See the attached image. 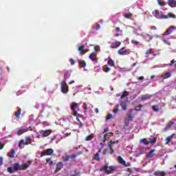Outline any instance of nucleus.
Returning a JSON list of instances; mask_svg holds the SVG:
<instances>
[{
	"label": "nucleus",
	"instance_id": "f257e3e1",
	"mask_svg": "<svg viewBox=\"0 0 176 176\" xmlns=\"http://www.w3.org/2000/svg\"><path fill=\"white\" fill-rule=\"evenodd\" d=\"M29 165L28 164H23L20 166L19 163H15L13 164L12 167H8L7 168L8 173H10V174H13V173H16L17 171H21L23 170H27L28 168Z\"/></svg>",
	"mask_w": 176,
	"mask_h": 176
},
{
	"label": "nucleus",
	"instance_id": "f03ea898",
	"mask_svg": "<svg viewBox=\"0 0 176 176\" xmlns=\"http://www.w3.org/2000/svg\"><path fill=\"white\" fill-rule=\"evenodd\" d=\"M108 163L105 164L103 167H101L100 168V171H104V174H112L113 173V170L116 168L115 166H108Z\"/></svg>",
	"mask_w": 176,
	"mask_h": 176
},
{
	"label": "nucleus",
	"instance_id": "7ed1b4c3",
	"mask_svg": "<svg viewBox=\"0 0 176 176\" xmlns=\"http://www.w3.org/2000/svg\"><path fill=\"white\" fill-rule=\"evenodd\" d=\"M117 53L120 56H128V54H130V50H126V47H122L117 51Z\"/></svg>",
	"mask_w": 176,
	"mask_h": 176
},
{
	"label": "nucleus",
	"instance_id": "20e7f679",
	"mask_svg": "<svg viewBox=\"0 0 176 176\" xmlns=\"http://www.w3.org/2000/svg\"><path fill=\"white\" fill-rule=\"evenodd\" d=\"M153 13L155 15V16L156 17V19H161L162 20H167V19H168L167 15H164L163 14H160V12H159V10H154L153 12Z\"/></svg>",
	"mask_w": 176,
	"mask_h": 176
},
{
	"label": "nucleus",
	"instance_id": "39448f33",
	"mask_svg": "<svg viewBox=\"0 0 176 176\" xmlns=\"http://www.w3.org/2000/svg\"><path fill=\"white\" fill-rule=\"evenodd\" d=\"M60 89L62 93H63L64 94H67V93H68V85H67V82L65 81L61 82Z\"/></svg>",
	"mask_w": 176,
	"mask_h": 176
},
{
	"label": "nucleus",
	"instance_id": "423d86ee",
	"mask_svg": "<svg viewBox=\"0 0 176 176\" xmlns=\"http://www.w3.org/2000/svg\"><path fill=\"white\" fill-rule=\"evenodd\" d=\"M78 108H79V104L76 102H72L71 109L74 112V116H78V111H76V109Z\"/></svg>",
	"mask_w": 176,
	"mask_h": 176
},
{
	"label": "nucleus",
	"instance_id": "0eeeda50",
	"mask_svg": "<svg viewBox=\"0 0 176 176\" xmlns=\"http://www.w3.org/2000/svg\"><path fill=\"white\" fill-rule=\"evenodd\" d=\"M136 35H140V36H144V39L147 42H151V40L153 38V36H152V35L149 34L142 33V34H136Z\"/></svg>",
	"mask_w": 176,
	"mask_h": 176
},
{
	"label": "nucleus",
	"instance_id": "6e6552de",
	"mask_svg": "<svg viewBox=\"0 0 176 176\" xmlns=\"http://www.w3.org/2000/svg\"><path fill=\"white\" fill-rule=\"evenodd\" d=\"M174 30H176V27L174 25H172L169 27L168 29H166V31L165 33H164V36L170 35L172 32H174Z\"/></svg>",
	"mask_w": 176,
	"mask_h": 176
},
{
	"label": "nucleus",
	"instance_id": "1a4fd4ad",
	"mask_svg": "<svg viewBox=\"0 0 176 176\" xmlns=\"http://www.w3.org/2000/svg\"><path fill=\"white\" fill-rule=\"evenodd\" d=\"M122 45V42L120 41H116L111 43L110 47L111 49H118L119 46Z\"/></svg>",
	"mask_w": 176,
	"mask_h": 176
},
{
	"label": "nucleus",
	"instance_id": "9d476101",
	"mask_svg": "<svg viewBox=\"0 0 176 176\" xmlns=\"http://www.w3.org/2000/svg\"><path fill=\"white\" fill-rule=\"evenodd\" d=\"M102 152V149L100 148L96 154H95L93 157L94 160H98L100 162V160H101V157H100V155L101 154V153Z\"/></svg>",
	"mask_w": 176,
	"mask_h": 176
},
{
	"label": "nucleus",
	"instance_id": "9b49d317",
	"mask_svg": "<svg viewBox=\"0 0 176 176\" xmlns=\"http://www.w3.org/2000/svg\"><path fill=\"white\" fill-rule=\"evenodd\" d=\"M63 162H58L56 164V169L54 170V173L56 174L58 173V171H60L63 168Z\"/></svg>",
	"mask_w": 176,
	"mask_h": 176
},
{
	"label": "nucleus",
	"instance_id": "f8f14e48",
	"mask_svg": "<svg viewBox=\"0 0 176 176\" xmlns=\"http://www.w3.org/2000/svg\"><path fill=\"white\" fill-rule=\"evenodd\" d=\"M89 58L94 61V63H98V58H97V54L92 53L89 55Z\"/></svg>",
	"mask_w": 176,
	"mask_h": 176
},
{
	"label": "nucleus",
	"instance_id": "ddd939ff",
	"mask_svg": "<svg viewBox=\"0 0 176 176\" xmlns=\"http://www.w3.org/2000/svg\"><path fill=\"white\" fill-rule=\"evenodd\" d=\"M107 63H108V65H109L110 67H116L115 60H113V59L111 58L110 56H108V58H107Z\"/></svg>",
	"mask_w": 176,
	"mask_h": 176
},
{
	"label": "nucleus",
	"instance_id": "4468645a",
	"mask_svg": "<svg viewBox=\"0 0 176 176\" xmlns=\"http://www.w3.org/2000/svg\"><path fill=\"white\" fill-rule=\"evenodd\" d=\"M151 97H152V95L144 94V95H142L140 98L142 101H146V100L151 99Z\"/></svg>",
	"mask_w": 176,
	"mask_h": 176
},
{
	"label": "nucleus",
	"instance_id": "2eb2a0df",
	"mask_svg": "<svg viewBox=\"0 0 176 176\" xmlns=\"http://www.w3.org/2000/svg\"><path fill=\"white\" fill-rule=\"evenodd\" d=\"M52 134V129H47L44 131H43V133H41L42 137H48V135H50Z\"/></svg>",
	"mask_w": 176,
	"mask_h": 176
},
{
	"label": "nucleus",
	"instance_id": "dca6fc26",
	"mask_svg": "<svg viewBox=\"0 0 176 176\" xmlns=\"http://www.w3.org/2000/svg\"><path fill=\"white\" fill-rule=\"evenodd\" d=\"M80 56H83L85 54V45H82L78 48Z\"/></svg>",
	"mask_w": 176,
	"mask_h": 176
},
{
	"label": "nucleus",
	"instance_id": "f3484780",
	"mask_svg": "<svg viewBox=\"0 0 176 176\" xmlns=\"http://www.w3.org/2000/svg\"><path fill=\"white\" fill-rule=\"evenodd\" d=\"M53 153H54V151L52 148H48L44 152V155H46L47 156H52Z\"/></svg>",
	"mask_w": 176,
	"mask_h": 176
},
{
	"label": "nucleus",
	"instance_id": "a211bd4d",
	"mask_svg": "<svg viewBox=\"0 0 176 176\" xmlns=\"http://www.w3.org/2000/svg\"><path fill=\"white\" fill-rule=\"evenodd\" d=\"M15 155H16V151H14V149H12L8 153V157H10V159H13V157H14Z\"/></svg>",
	"mask_w": 176,
	"mask_h": 176
},
{
	"label": "nucleus",
	"instance_id": "6ab92c4d",
	"mask_svg": "<svg viewBox=\"0 0 176 176\" xmlns=\"http://www.w3.org/2000/svg\"><path fill=\"white\" fill-rule=\"evenodd\" d=\"M118 162L119 163L122 164V166H124V167H127V165L126 164V161H124V160L123 159V157H122V156L118 157Z\"/></svg>",
	"mask_w": 176,
	"mask_h": 176
},
{
	"label": "nucleus",
	"instance_id": "aec40b11",
	"mask_svg": "<svg viewBox=\"0 0 176 176\" xmlns=\"http://www.w3.org/2000/svg\"><path fill=\"white\" fill-rule=\"evenodd\" d=\"M168 5L170 6V8H175L176 7V1L174 0H168Z\"/></svg>",
	"mask_w": 176,
	"mask_h": 176
},
{
	"label": "nucleus",
	"instance_id": "412c9836",
	"mask_svg": "<svg viewBox=\"0 0 176 176\" xmlns=\"http://www.w3.org/2000/svg\"><path fill=\"white\" fill-rule=\"evenodd\" d=\"M154 175H155V176H166V173L164 171L157 170L154 173Z\"/></svg>",
	"mask_w": 176,
	"mask_h": 176
},
{
	"label": "nucleus",
	"instance_id": "4be33fe9",
	"mask_svg": "<svg viewBox=\"0 0 176 176\" xmlns=\"http://www.w3.org/2000/svg\"><path fill=\"white\" fill-rule=\"evenodd\" d=\"M155 152H156L155 149H152L148 154L147 157H148V159H151V157H153V156H155Z\"/></svg>",
	"mask_w": 176,
	"mask_h": 176
},
{
	"label": "nucleus",
	"instance_id": "5701e85b",
	"mask_svg": "<svg viewBox=\"0 0 176 176\" xmlns=\"http://www.w3.org/2000/svg\"><path fill=\"white\" fill-rule=\"evenodd\" d=\"M28 131V129H22L17 131V135H21V134H24V133H27Z\"/></svg>",
	"mask_w": 176,
	"mask_h": 176
},
{
	"label": "nucleus",
	"instance_id": "b1692460",
	"mask_svg": "<svg viewBox=\"0 0 176 176\" xmlns=\"http://www.w3.org/2000/svg\"><path fill=\"white\" fill-rule=\"evenodd\" d=\"M18 111L15 112L14 115L17 119H20V116L21 115V109L20 107H18Z\"/></svg>",
	"mask_w": 176,
	"mask_h": 176
},
{
	"label": "nucleus",
	"instance_id": "393cba45",
	"mask_svg": "<svg viewBox=\"0 0 176 176\" xmlns=\"http://www.w3.org/2000/svg\"><path fill=\"white\" fill-rule=\"evenodd\" d=\"M78 61L82 68H85V67H86L87 65L86 61L80 59H79Z\"/></svg>",
	"mask_w": 176,
	"mask_h": 176
},
{
	"label": "nucleus",
	"instance_id": "a878e982",
	"mask_svg": "<svg viewBox=\"0 0 176 176\" xmlns=\"http://www.w3.org/2000/svg\"><path fill=\"white\" fill-rule=\"evenodd\" d=\"M120 107L123 111H126L127 109V104H126V101L122 102L120 103Z\"/></svg>",
	"mask_w": 176,
	"mask_h": 176
},
{
	"label": "nucleus",
	"instance_id": "bb28decb",
	"mask_svg": "<svg viewBox=\"0 0 176 176\" xmlns=\"http://www.w3.org/2000/svg\"><path fill=\"white\" fill-rule=\"evenodd\" d=\"M111 67H109V65H104L103 66V71L104 72H109L111 71Z\"/></svg>",
	"mask_w": 176,
	"mask_h": 176
},
{
	"label": "nucleus",
	"instance_id": "cd10ccee",
	"mask_svg": "<svg viewBox=\"0 0 176 176\" xmlns=\"http://www.w3.org/2000/svg\"><path fill=\"white\" fill-rule=\"evenodd\" d=\"M171 76V73L170 72H166L164 74L162 75V78L163 79H168Z\"/></svg>",
	"mask_w": 176,
	"mask_h": 176
},
{
	"label": "nucleus",
	"instance_id": "c85d7f7f",
	"mask_svg": "<svg viewBox=\"0 0 176 176\" xmlns=\"http://www.w3.org/2000/svg\"><path fill=\"white\" fill-rule=\"evenodd\" d=\"M71 76V74H69V72L67 71L65 72V74H64V80L65 82V80H67V79H69V77Z\"/></svg>",
	"mask_w": 176,
	"mask_h": 176
},
{
	"label": "nucleus",
	"instance_id": "c756f323",
	"mask_svg": "<svg viewBox=\"0 0 176 176\" xmlns=\"http://www.w3.org/2000/svg\"><path fill=\"white\" fill-rule=\"evenodd\" d=\"M31 144V139L29 137L25 138V145H30Z\"/></svg>",
	"mask_w": 176,
	"mask_h": 176
},
{
	"label": "nucleus",
	"instance_id": "7c9ffc66",
	"mask_svg": "<svg viewBox=\"0 0 176 176\" xmlns=\"http://www.w3.org/2000/svg\"><path fill=\"white\" fill-rule=\"evenodd\" d=\"M168 19H176L175 14H173V12H169L168 14Z\"/></svg>",
	"mask_w": 176,
	"mask_h": 176
},
{
	"label": "nucleus",
	"instance_id": "2f4dec72",
	"mask_svg": "<svg viewBox=\"0 0 176 176\" xmlns=\"http://www.w3.org/2000/svg\"><path fill=\"white\" fill-rule=\"evenodd\" d=\"M129 96V92L127 91H124L120 96V98H124V97H127Z\"/></svg>",
	"mask_w": 176,
	"mask_h": 176
},
{
	"label": "nucleus",
	"instance_id": "473e14b6",
	"mask_svg": "<svg viewBox=\"0 0 176 176\" xmlns=\"http://www.w3.org/2000/svg\"><path fill=\"white\" fill-rule=\"evenodd\" d=\"M124 17H125V19H131V17H133V14L126 13V14H124Z\"/></svg>",
	"mask_w": 176,
	"mask_h": 176
},
{
	"label": "nucleus",
	"instance_id": "72a5a7b5",
	"mask_svg": "<svg viewBox=\"0 0 176 176\" xmlns=\"http://www.w3.org/2000/svg\"><path fill=\"white\" fill-rule=\"evenodd\" d=\"M153 111H155V112H160V109L159 108L158 106H156V105H153L152 107Z\"/></svg>",
	"mask_w": 176,
	"mask_h": 176
},
{
	"label": "nucleus",
	"instance_id": "f704fd0d",
	"mask_svg": "<svg viewBox=\"0 0 176 176\" xmlns=\"http://www.w3.org/2000/svg\"><path fill=\"white\" fill-rule=\"evenodd\" d=\"M129 123H130V122H129V120H124V129H127V127H129Z\"/></svg>",
	"mask_w": 176,
	"mask_h": 176
},
{
	"label": "nucleus",
	"instance_id": "c9c22d12",
	"mask_svg": "<svg viewBox=\"0 0 176 176\" xmlns=\"http://www.w3.org/2000/svg\"><path fill=\"white\" fill-rule=\"evenodd\" d=\"M71 159L70 155H67L65 157H63L64 162H68Z\"/></svg>",
	"mask_w": 176,
	"mask_h": 176
},
{
	"label": "nucleus",
	"instance_id": "e433bc0d",
	"mask_svg": "<svg viewBox=\"0 0 176 176\" xmlns=\"http://www.w3.org/2000/svg\"><path fill=\"white\" fill-rule=\"evenodd\" d=\"M142 142L144 144V145H149V142L145 138L142 140Z\"/></svg>",
	"mask_w": 176,
	"mask_h": 176
},
{
	"label": "nucleus",
	"instance_id": "4c0bfd02",
	"mask_svg": "<svg viewBox=\"0 0 176 176\" xmlns=\"http://www.w3.org/2000/svg\"><path fill=\"white\" fill-rule=\"evenodd\" d=\"M131 43H132V45H139L140 44V42L139 41H135V40H131Z\"/></svg>",
	"mask_w": 176,
	"mask_h": 176
},
{
	"label": "nucleus",
	"instance_id": "58836bf2",
	"mask_svg": "<svg viewBox=\"0 0 176 176\" xmlns=\"http://www.w3.org/2000/svg\"><path fill=\"white\" fill-rule=\"evenodd\" d=\"M165 140H166L165 145L170 144V141H171V139H170V138L167 137Z\"/></svg>",
	"mask_w": 176,
	"mask_h": 176
},
{
	"label": "nucleus",
	"instance_id": "ea45409f",
	"mask_svg": "<svg viewBox=\"0 0 176 176\" xmlns=\"http://www.w3.org/2000/svg\"><path fill=\"white\" fill-rule=\"evenodd\" d=\"M78 156H79V155L74 154L73 155H70V159H72V160H74V159H76V157H78Z\"/></svg>",
	"mask_w": 176,
	"mask_h": 176
},
{
	"label": "nucleus",
	"instance_id": "a19ab883",
	"mask_svg": "<svg viewBox=\"0 0 176 176\" xmlns=\"http://www.w3.org/2000/svg\"><path fill=\"white\" fill-rule=\"evenodd\" d=\"M158 5H160V6H164V2L162 1V0H157Z\"/></svg>",
	"mask_w": 176,
	"mask_h": 176
},
{
	"label": "nucleus",
	"instance_id": "79ce46f5",
	"mask_svg": "<svg viewBox=\"0 0 176 176\" xmlns=\"http://www.w3.org/2000/svg\"><path fill=\"white\" fill-rule=\"evenodd\" d=\"M142 109V105L140 104L139 106L136 107L135 111H140Z\"/></svg>",
	"mask_w": 176,
	"mask_h": 176
},
{
	"label": "nucleus",
	"instance_id": "37998d69",
	"mask_svg": "<svg viewBox=\"0 0 176 176\" xmlns=\"http://www.w3.org/2000/svg\"><path fill=\"white\" fill-rule=\"evenodd\" d=\"M91 135H89L85 138V141H90L91 140Z\"/></svg>",
	"mask_w": 176,
	"mask_h": 176
},
{
	"label": "nucleus",
	"instance_id": "c03bdc74",
	"mask_svg": "<svg viewBox=\"0 0 176 176\" xmlns=\"http://www.w3.org/2000/svg\"><path fill=\"white\" fill-rule=\"evenodd\" d=\"M84 108L85 111H89V109H90V108L87 106V103H84Z\"/></svg>",
	"mask_w": 176,
	"mask_h": 176
},
{
	"label": "nucleus",
	"instance_id": "a18cd8bd",
	"mask_svg": "<svg viewBox=\"0 0 176 176\" xmlns=\"http://www.w3.org/2000/svg\"><path fill=\"white\" fill-rule=\"evenodd\" d=\"M151 144L154 145V144H156V139L153 138L152 140H150Z\"/></svg>",
	"mask_w": 176,
	"mask_h": 176
},
{
	"label": "nucleus",
	"instance_id": "49530a36",
	"mask_svg": "<svg viewBox=\"0 0 176 176\" xmlns=\"http://www.w3.org/2000/svg\"><path fill=\"white\" fill-rule=\"evenodd\" d=\"M69 62L72 64V65H75V60L74 59L70 58Z\"/></svg>",
	"mask_w": 176,
	"mask_h": 176
},
{
	"label": "nucleus",
	"instance_id": "de8ad7c7",
	"mask_svg": "<svg viewBox=\"0 0 176 176\" xmlns=\"http://www.w3.org/2000/svg\"><path fill=\"white\" fill-rule=\"evenodd\" d=\"M174 64H175V60H172L170 63L169 64L170 67H173V65H174Z\"/></svg>",
	"mask_w": 176,
	"mask_h": 176
},
{
	"label": "nucleus",
	"instance_id": "09e8293b",
	"mask_svg": "<svg viewBox=\"0 0 176 176\" xmlns=\"http://www.w3.org/2000/svg\"><path fill=\"white\" fill-rule=\"evenodd\" d=\"M47 163L50 162V164H52L53 163V161H52V159L47 158L46 160Z\"/></svg>",
	"mask_w": 176,
	"mask_h": 176
},
{
	"label": "nucleus",
	"instance_id": "8fccbe9b",
	"mask_svg": "<svg viewBox=\"0 0 176 176\" xmlns=\"http://www.w3.org/2000/svg\"><path fill=\"white\" fill-rule=\"evenodd\" d=\"M163 42H164V43H166V45H171L170 43V41H167V40H166V39H164L163 40Z\"/></svg>",
	"mask_w": 176,
	"mask_h": 176
},
{
	"label": "nucleus",
	"instance_id": "3c124183",
	"mask_svg": "<svg viewBox=\"0 0 176 176\" xmlns=\"http://www.w3.org/2000/svg\"><path fill=\"white\" fill-rule=\"evenodd\" d=\"M119 104L117 105V109H114L113 113H118V111H119Z\"/></svg>",
	"mask_w": 176,
	"mask_h": 176
},
{
	"label": "nucleus",
	"instance_id": "603ef678",
	"mask_svg": "<svg viewBox=\"0 0 176 176\" xmlns=\"http://www.w3.org/2000/svg\"><path fill=\"white\" fill-rule=\"evenodd\" d=\"M3 164V157H0V166H2Z\"/></svg>",
	"mask_w": 176,
	"mask_h": 176
},
{
	"label": "nucleus",
	"instance_id": "864d4df0",
	"mask_svg": "<svg viewBox=\"0 0 176 176\" xmlns=\"http://www.w3.org/2000/svg\"><path fill=\"white\" fill-rule=\"evenodd\" d=\"M111 118H112V114H109L107 116V117L106 118V120H109V119H111Z\"/></svg>",
	"mask_w": 176,
	"mask_h": 176
},
{
	"label": "nucleus",
	"instance_id": "5fc2aeb1",
	"mask_svg": "<svg viewBox=\"0 0 176 176\" xmlns=\"http://www.w3.org/2000/svg\"><path fill=\"white\" fill-rule=\"evenodd\" d=\"M151 30L152 31H155V30H157V28H156L155 26H151Z\"/></svg>",
	"mask_w": 176,
	"mask_h": 176
},
{
	"label": "nucleus",
	"instance_id": "6e6d98bb",
	"mask_svg": "<svg viewBox=\"0 0 176 176\" xmlns=\"http://www.w3.org/2000/svg\"><path fill=\"white\" fill-rule=\"evenodd\" d=\"M4 147H5V144L0 142V149H3Z\"/></svg>",
	"mask_w": 176,
	"mask_h": 176
},
{
	"label": "nucleus",
	"instance_id": "4d7b16f0",
	"mask_svg": "<svg viewBox=\"0 0 176 176\" xmlns=\"http://www.w3.org/2000/svg\"><path fill=\"white\" fill-rule=\"evenodd\" d=\"M70 134H71V132H69V133H65L64 137H65V138H67V137H68V135H70Z\"/></svg>",
	"mask_w": 176,
	"mask_h": 176
},
{
	"label": "nucleus",
	"instance_id": "13d9d810",
	"mask_svg": "<svg viewBox=\"0 0 176 176\" xmlns=\"http://www.w3.org/2000/svg\"><path fill=\"white\" fill-rule=\"evenodd\" d=\"M138 80H144V76H140L138 78Z\"/></svg>",
	"mask_w": 176,
	"mask_h": 176
},
{
	"label": "nucleus",
	"instance_id": "bf43d9fd",
	"mask_svg": "<svg viewBox=\"0 0 176 176\" xmlns=\"http://www.w3.org/2000/svg\"><path fill=\"white\" fill-rule=\"evenodd\" d=\"M107 135H108V137H112V135H113V133H112V132L108 133Z\"/></svg>",
	"mask_w": 176,
	"mask_h": 176
},
{
	"label": "nucleus",
	"instance_id": "052dcab7",
	"mask_svg": "<svg viewBox=\"0 0 176 176\" xmlns=\"http://www.w3.org/2000/svg\"><path fill=\"white\" fill-rule=\"evenodd\" d=\"M93 28L94 30H100V25H98V26L94 27Z\"/></svg>",
	"mask_w": 176,
	"mask_h": 176
},
{
	"label": "nucleus",
	"instance_id": "680f3d73",
	"mask_svg": "<svg viewBox=\"0 0 176 176\" xmlns=\"http://www.w3.org/2000/svg\"><path fill=\"white\" fill-rule=\"evenodd\" d=\"M19 144H24V140H21L19 142Z\"/></svg>",
	"mask_w": 176,
	"mask_h": 176
},
{
	"label": "nucleus",
	"instance_id": "e2e57ef3",
	"mask_svg": "<svg viewBox=\"0 0 176 176\" xmlns=\"http://www.w3.org/2000/svg\"><path fill=\"white\" fill-rule=\"evenodd\" d=\"M87 52H89V49H87V48L85 49L84 48V54H85L87 53Z\"/></svg>",
	"mask_w": 176,
	"mask_h": 176
},
{
	"label": "nucleus",
	"instance_id": "0e129e2a",
	"mask_svg": "<svg viewBox=\"0 0 176 176\" xmlns=\"http://www.w3.org/2000/svg\"><path fill=\"white\" fill-rule=\"evenodd\" d=\"M138 30L139 31H142V25L139 26Z\"/></svg>",
	"mask_w": 176,
	"mask_h": 176
},
{
	"label": "nucleus",
	"instance_id": "69168bd1",
	"mask_svg": "<svg viewBox=\"0 0 176 176\" xmlns=\"http://www.w3.org/2000/svg\"><path fill=\"white\" fill-rule=\"evenodd\" d=\"M72 83H75V80H71L69 82V85H72Z\"/></svg>",
	"mask_w": 176,
	"mask_h": 176
},
{
	"label": "nucleus",
	"instance_id": "338daca9",
	"mask_svg": "<svg viewBox=\"0 0 176 176\" xmlns=\"http://www.w3.org/2000/svg\"><path fill=\"white\" fill-rule=\"evenodd\" d=\"M116 31L117 32H119V31H120V28H116Z\"/></svg>",
	"mask_w": 176,
	"mask_h": 176
},
{
	"label": "nucleus",
	"instance_id": "774afa93",
	"mask_svg": "<svg viewBox=\"0 0 176 176\" xmlns=\"http://www.w3.org/2000/svg\"><path fill=\"white\" fill-rule=\"evenodd\" d=\"M108 130H109L108 128H105L104 129V132L103 133H107L108 131Z\"/></svg>",
	"mask_w": 176,
	"mask_h": 176
}]
</instances>
